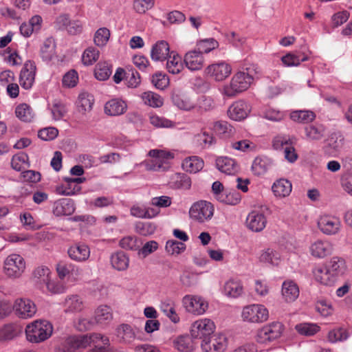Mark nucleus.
Wrapping results in <instances>:
<instances>
[{
    "mask_svg": "<svg viewBox=\"0 0 352 352\" xmlns=\"http://www.w3.org/2000/svg\"><path fill=\"white\" fill-rule=\"evenodd\" d=\"M253 77L248 72H238L233 75L229 83L223 87L222 94L232 98L246 91L253 82Z\"/></svg>",
    "mask_w": 352,
    "mask_h": 352,
    "instance_id": "obj_2",
    "label": "nucleus"
},
{
    "mask_svg": "<svg viewBox=\"0 0 352 352\" xmlns=\"http://www.w3.org/2000/svg\"><path fill=\"white\" fill-rule=\"evenodd\" d=\"M217 200L225 204L234 206L241 201V196L236 190H226L221 195H219Z\"/></svg>",
    "mask_w": 352,
    "mask_h": 352,
    "instance_id": "obj_53",
    "label": "nucleus"
},
{
    "mask_svg": "<svg viewBox=\"0 0 352 352\" xmlns=\"http://www.w3.org/2000/svg\"><path fill=\"white\" fill-rule=\"evenodd\" d=\"M72 338L74 344L76 352H80L81 350H84L91 346V343L97 341L98 338H101V334L93 333L80 336H73Z\"/></svg>",
    "mask_w": 352,
    "mask_h": 352,
    "instance_id": "obj_25",
    "label": "nucleus"
},
{
    "mask_svg": "<svg viewBox=\"0 0 352 352\" xmlns=\"http://www.w3.org/2000/svg\"><path fill=\"white\" fill-rule=\"evenodd\" d=\"M49 109L52 118L54 121L61 120L68 111L67 105L64 102L57 100L52 102L51 106L49 107Z\"/></svg>",
    "mask_w": 352,
    "mask_h": 352,
    "instance_id": "obj_46",
    "label": "nucleus"
},
{
    "mask_svg": "<svg viewBox=\"0 0 352 352\" xmlns=\"http://www.w3.org/2000/svg\"><path fill=\"white\" fill-rule=\"evenodd\" d=\"M74 201L68 198H62L54 203L53 213L56 216L71 215L75 211Z\"/></svg>",
    "mask_w": 352,
    "mask_h": 352,
    "instance_id": "obj_23",
    "label": "nucleus"
},
{
    "mask_svg": "<svg viewBox=\"0 0 352 352\" xmlns=\"http://www.w3.org/2000/svg\"><path fill=\"white\" fill-rule=\"evenodd\" d=\"M280 253L272 249L267 248L262 252L259 256V261L267 265H278L280 262Z\"/></svg>",
    "mask_w": 352,
    "mask_h": 352,
    "instance_id": "obj_45",
    "label": "nucleus"
},
{
    "mask_svg": "<svg viewBox=\"0 0 352 352\" xmlns=\"http://www.w3.org/2000/svg\"><path fill=\"white\" fill-rule=\"evenodd\" d=\"M144 103L152 107H160L163 104L161 96L152 91H146L141 95Z\"/></svg>",
    "mask_w": 352,
    "mask_h": 352,
    "instance_id": "obj_59",
    "label": "nucleus"
},
{
    "mask_svg": "<svg viewBox=\"0 0 352 352\" xmlns=\"http://www.w3.org/2000/svg\"><path fill=\"white\" fill-rule=\"evenodd\" d=\"M215 165L219 171L227 175H235L239 170V166L236 161L228 157H218Z\"/></svg>",
    "mask_w": 352,
    "mask_h": 352,
    "instance_id": "obj_22",
    "label": "nucleus"
},
{
    "mask_svg": "<svg viewBox=\"0 0 352 352\" xmlns=\"http://www.w3.org/2000/svg\"><path fill=\"white\" fill-rule=\"evenodd\" d=\"M193 143L199 148H209L216 143V139L212 133L206 131V127H202L201 132L195 135Z\"/></svg>",
    "mask_w": 352,
    "mask_h": 352,
    "instance_id": "obj_30",
    "label": "nucleus"
},
{
    "mask_svg": "<svg viewBox=\"0 0 352 352\" xmlns=\"http://www.w3.org/2000/svg\"><path fill=\"white\" fill-rule=\"evenodd\" d=\"M215 108L214 100L210 96H203L200 97L195 104L196 111L203 115L207 112L212 111Z\"/></svg>",
    "mask_w": 352,
    "mask_h": 352,
    "instance_id": "obj_48",
    "label": "nucleus"
},
{
    "mask_svg": "<svg viewBox=\"0 0 352 352\" xmlns=\"http://www.w3.org/2000/svg\"><path fill=\"white\" fill-rule=\"evenodd\" d=\"M173 345L179 352H191L194 349L192 340L188 335H182L174 338Z\"/></svg>",
    "mask_w": 352,
    "mask_h": 352,
    "instance_id": "obj_42",
    "label": "nucleus"
},
{
    "mask_svg": "<svg viewBox=\"0 0 352 352\" xmlns=\"http://www.w3.org/2000/svg\"><path fill=\"white\" fill-rule=\"evenodd\" d=\"M247 228L256 232L262 231L266 226L267 219L265 214L257 210L250 212L246 218Z\"/></svg>",
    "mask_w": 352,
    "mask_h": 352,
    "instance_id": "obj_17",
    "label": "nucleus"
},
{
    "mask_svg": "<svg viewBox=\"0 0 352 352\" xmlns=\"http://www.w3.org/2000/svg\"><path fill=\"white\" fill-rule=\"evenodd\" d=\"M306 137L311 140H319L324 137L325 127L322 124H316L305 127Z\"/></svg>",
    "mask_w": 352,
    "mask_h": 352,
    "instance_id": "obj_51",
    "label": "nucleus"
},
{
    "mask_svg": "<svg viewBox=\"0 0 352 352\" xmlns=\"http://www.w3.org/2000/svg\"><path fill=\"white\" fill-rule=\"evenodd\" d=\"M183 60L186 67L190 71L201 69L205 62L203 55L195 49L186 52Z\"/></svg>",
    "mask_w": 352,
    "mask_h": 352,
    "instance_id": "obj_18",
    "label": "nucleus"
},
{
    "mask_svg": "<svg viewBox=\"0 0 352 352\" xmlns=\"http://www.w3.org/2000/svg\"><path fill=\"white\" fill-rule=\"evenodd\" d=\"M100 57V51L94 46L88 47L82 55V62L86 66L94 65Z\"/></svg>",
    "mask_w": 352,
    "mask_h": 352,
    "instance_id": "obj_52",
    "label": "nucleus"
},
{
    "mask_svg": "<svg viewBox=\"0 0 352 352\" xmlns=\"http://www.w3.org/2000/svg\"><path fill=\"white\" fill-rule=\"evenodd\" d=\"M214 322L209 318H201L194 322L191 326L190 334L194 338H208L213 334L215 330Z\"/></svg>",
    "mask_w": 352,
    "mask_h": 352,
    "instance_id": "obj_9",
    "label": "nucleus"
},
{
    "mask_svg": "<svg viewBox=\"0 0 352 352\" xmlns=\"http://www.w3.org/2000/svg\"><path fill=\"white\" fill-rule=\"evenodd\" d=\"M250 111V107L247 102L243 100H239L234 102L229 107L228 115L230 119L240 121L248 116Z\"/></svg>",
    "mask_w": 352,
    "mask_h": 352,
    "instance_id": "obj_19",
    "label": "nucleus"
},
{
    "mask_svg": "<svg viewBox=\"0 0 352 352\" xmlns=\"http://www.w3.org/2000/svg\"><path fill=\"white\" fill-rule=\"evenodd\" d=\"M173 102L179 109L184 111H191L195 108V104L186 96H176L173 98Z\"/></svg>",
    "mask_w": 352,
    "mask_h": 352,
    "instance_id": "obj_61",
    "label": "nucleus"
},
{
    "mask_svg": "<svg viewBox=\"0 0 352 352\" xmlns=\"http://www.w3.org/2000/svg\"><path fill=\"white\" fill-rule=\"evenodd\" d=\"M243 321L248 323H263L269 318L268 309L261 304L245 306L241 311Z\"/></svg>",
    "mask_w": 352,
    "mask_h": 352,
    "instance_id": "obj_4",
    "label": "nucleus"
},
{
    "mask_svg": "<svg viewBox=\"0 0 352 352\" xmlns=\"http://www.w3.org/2000/svg\"><path fill=\"white\" fill-rule=\"evenodd\" d=\"M110 260L113 268L118 271L126 270L129 265V258L128 256L122 251L112 254Z\"/></svg>",
    "mask_w": 352,
    "mask_h": 352,
    "instance_id": "obj_40",
    "label": "nucleus"
},
{
    "mask_svg": "<svg viewBox=\"0 0 352 352\" xmlns=\"http://www.w3.org/2000/svg\"><path fill=\"white\" fill-rule=\"evenodd\" d=\"M182 168L190 173H197L200 171L204 166V160L198 156H190L185 158L182 164Z\"/></svg>",
    "mask_w": 352,
    "mask_h": 352,
    "instance_id": "obj_39",
    "label": "nucleus"
},
{
    "mask_svg": "<svg viewBox=\"0 0 352 352\" xmlns=\"http://www.w3.org/2000/svg\"><path fill=\"white\" fill-rule=\"evenodd\" d=\"M56 54V43L52 37L44 40L40 47V56L43 61L49 63Z\"/></svg>",
    "mask_w": 352,
    "mask_h": 352,
    "instance_id": "obj_33",
    "label": "nucleus"
},
{
    "mask_svg": "<svg viewBox=\"0 0 352 352\" xmlns=\"http://www.w3.org/2000/svg\"><path fill=\"white\" fill-rule=\"evenodd\" d=\"M309 60V56L305 54H296L288 53L281 58V61L285 67H297L302 62Z\"/></svg>",
    "mask_w": 352,
    "mask_h": 352,
    "instance_id": "obj_50",
    "label": "nucleus"
},
{
    "mask_svg": "<svg viewBox=\"0 0 352 352\" xmlns=\"http://www.w3.org/2000/svg\"><path fill=\"white\" fill-rule=\"evenodd\" d=\"M94 103V98L91 94L87 92L80 93L76 101L77 110L81 114L85 115L91 111Z\"/></svg>",
    "mask_w": 352,
    "mask_h": 352,
    "instance_id": "obj_37",
    "label": "nucleus"
},
{
    "mask_svg": "<svg viewBox=\"0 0 352 352\" xmlns=\"http://www.w3.org/2000/svg\"><path fill=\"white\" fill-rule=\"evenodd\" d=\"M56 272L60 279L75 278L80 274L79 268L72 263L59 262L56 265Z\"/></svg>",
    "mask_w": 352,
    "mask_h": 352,
    "instance_id": "obj_26",
    "label": "nucleus"
},
{
    "mask_svg": "<svg viewBox=\"0 0 352 352\" xmlns=\"http://www.w3.org/2000/svg\"><path fill=\"white\" fill-rule=\"evenodd\" d=\"M284 331V325L280 322H272L259 328L255 335L256 342L267 345L280 338Z\"/></svg>",
    "mask_w": 352,
    "mask_h": 352,
    "instance_id": "obj_3",
    "label": "nucleus"
},
{
    "mask_svg": "<svg viewBox=\"0 0 352 352\" xmlns=\"http://www.w3.org/2000/svg\"><path fill=\"white\" fill-rule=\"evenodd\" d=\"M25 263L23 258L17 254L9 255L4 261L5 273L10 277H19L24 272Z\"/></svg>",
    "mask_w": 352,
    "mask_h": 352,
    "instance_id": "obj_11",
    "label": "nucleus"
},
{
    "mask_svg": "<svg viewBox=\"0 0 352 352\" xmlns=\"http://www.w3.org/2000/svg\"><path fill=\"white\" fill-rule=\"evenodd\" d=\"M151 82L157 89L163 90L168 87L169 78L165 74L157 72L153 75Z\"/></svg>",
    "mask_w": 352,
    "mask_h": 352,
    "instance_id": "obj_63",
    "label": "nucleus"
},
{
    "mask_svg": "<svg viewBox=\"0 0 352 352\" xmlns=\"http://www.w3.org/2000/svg\"><path fill=\"white\" fill-rule=\"evenodd\" d=\"M170 53L168 43L165 41H160L152 47L151 57L155 61H162L168 57Z\"/></svg>",
    "mask_w": 352,
    "mask_h": 352,
    "instance_id": "obj_31",
    "label": "nucleus"
},
{
    "mask_svg": "<svg viewBox=\"0 0 352 352\" xmlns=\"http://www.w3.org/2000/svg\"><path fill=\"white\" fill-rule=\"evenodd\" d=\"M91 344L94 347L87 352H111L109 338L102 334L101 338H98L97 341L92 342Z\"/></svg>",
    "mask_w": 352,
    "mask_h": 352,
    "instance_id": "obj_60",
    "label": "nucleus"
},
{
    "mask_svg": "<svg viewBox=\"0 0 352 352\" xmlns=\"http://www.w3.org/2000/svg\"><path fill=\"white\" fill-rule=\"evenodd\" d=\"M28 155L25 153H19L13 155L11 160V166L16 171H22L29 167Z\"/></svg>",
    "mask_w": 352,
    "mask_h": 352,
    "instance_id": "obj_55",
    "label": "nucleus"
},
{
    "mask_svg": "<svg viewBox=\"0 0 352 352\" xmlns=\"http://www.w3.org/2000/svg\"><path fill=\"white\" fill-rule=\"evenodd\" d=\"M228 339L225 333H217L201 341L203 352H224L227 349Z\"/></svg>",
    "mask_w": 352,
    "mask_h": 352,
    "instance_id": "obj_7",
    "label": "nucleus"
},
{
    "mask_svg": "<svg viewBox=\"0 0 352 352\" xmlns=\"http://www.w3.org/2000/svg\"><path fill=\"white\" fill-rule=\"evenodd\" d=\"M333 250V244L327 240H317L309 247L310 254L317 258H323L331 255Z\"/></svg>",
    "mask_w": 352,
    "mask_h": 352,
    "instance_id": "obj_15",
    "label": "nucleus"
},
{
    "mask_svg": "<svg viewBox=\"0 0 352 352\" xmlns=\"http://www.w3.org/2000/svg\"><path fill=\"white\" fill-rule=\"evenodd\" d=\"M273 165V161L265 156L256 157L252 164V171L256 176L265 175Z\"/></svg>",
    "mask_w": 352,
    "mask_h": 352,
    "instance_id": "obj_32",
    "label": "nucleus"
},
{
    "mask_svg": "<svg viewBox=\"0 0 352 352\" xmlns=\"http://www.w3.org/2000/svg\"><path fill=\"white\" fill-rule=\"evenodd\" d=\"M111 36L110 30L107 28H100L94 35V43L99 47H104L107 44Z\"/></svg>",
    "mask_w": 352,
    "mask_h": 352,
    "instance_id": "obj_56",
    "label": "nucleus"
},
{
    "mask_svg": "<svg viewBox=\"0 0 352 352\" xmlns=\"http://www.w3.org/2000/svg\"><path fill=\"white\" fill-rule=\"evenodd\" d=\"M130 214L133 217L137 218L152 219L159 214V211L153 208L146 207L144 205L135 204L131 208Z\"/></svg>",
    "mask_w": 352,
    "mask_h": 352,
    "instance_id": "obj_34",
    "label": "nucleus"
},
{
    "mask_svg": "<svg viewBox=\"0 0 352 352\" xmlns=\"http://www.w3.org/2000/svg\"><path fill=\"white\" fill-rule=\"evenodd\" d=\"M296 331L301 335L313 336L320 330V327L314 323H301L296 326Z\"/></svg>",
    "mask_w": 352,
    "mask_h": 352,
    "instance_id": "obj_62",
    "label": "nucleus"
},
{
    "mask_svg": "<svg viewBox=\"0 0 352 352\" xmlns=\"http://www.w3.org/2000/svg\"><path fill=\"white\" fill-rule=\"evenodd\" d=\"M63 305L65 313L80 312L84 307L82 298L76 294L67 296Z\"/></svg>",
    "mask_w": 352,
    "mask_h": 352,
    "instance_id": "obj_38",
    "label": "nucleus"
},
{
    "mask_svg": "<svg viewBox=\"0 0 352 352\" xmlns=\"http://www.w3.org/2000/svg\"><path fill=\"white\" fill-rule=\"evenodd\" d=\"M213 205L206 201L194 203L189 210L190 217L199 223H204L210 220L214 214Z\"/></svg>",
    "mask_w": 352,
    "mask_h": 352,
    "instance_id": "obj_6",
    "label": "nucleus"
},
{
    "mask_svg": "<svg viewBox=\"0 0 352 352\" xmlns=\"http://www.w3.org/2000/svg\"><path fill=\"white\" fill-rule=\"evenodd\" d=\"M51 271L46 266H38L32 272V280L36 287L44 289L45 285L51 279Z\"/></svg>",
    "mask_w": 352,
    "mask_h": 352,
    "instance_id": "obj_29",
    "label": "nucleus"
},
{
    "mask_svg": "<svg viewBox=\"0 0 352 352\" xmlns=\"http://www.w3.org/2000/svg\"><path fill=\"white\" fill-rule=\"evenodd\" d=\"M69 257L76 262L86 261L90 256L89 248L84 243H75L68 248Z\"/></svg>",
    "mask_w": 352,
    "mask_h": 352,
    "instance_id": "obj_21",
    "label": "nucleus"
},
{
    "mask_svg": "<svg viewBox=\"0 0 352 352\" xmlns=\"http://www.w3.org/2000/svg\"><path fill=\"white\" fill-rule=\"evenodd\" d=\"M166 69L173 74H179L184 69V60L176 52L172 51L166 58Z\"/></svg>",
    "mask_w": 352,
    "mask_h": 352,
    "instance_id": "obj_36",
    "label": "nucleus"
},
{
    "mask_svg": "<svg viewBox=\"0 0 352 352\" xmlns=\"http://www.w3.org/2000/svg\"><path fill=\"white\" fill-rule=\"evenodd\" d=\"M36 67L34 61H27L20 74V85L25 89H30L35 80Z\"/></svg>",
    "mask_w": 352,
    "mask_h": 352,
    "instance_id": "obj_14",
    "label": "nucleus"
},
{
    "mask_svg": "<svg viewBox=\"0 0 352 352\" xmlns=\"http://www.w3.org/2000/svg\"><path fill=\"white\" fill-rule=\"evenodd\" d=\"M299 294V287L294 280H287L283 283L281 295L284 301L294 302L298 298Z\"/></svg>",
    "mask_w": 352,
    "mask_h": 352,
    "instance_id": "obj_24",
    "label": "nucleus"
},
{
    "mask_svg": "<svg viewBox=\"0 0 352 352\" xmlns=\"http://www.w3.org/2000/svg\"><path fill=\"white\" fill-rule=\"evenodd\" d=\"M113 318L111 309L107 305H102L98 307L95 311V322L104 323L109 322Z\"/></svg>",
    "mask_w": 352,
    "mask_h": 352,
    "instance_id": "obj_54",
    "label": "nucleus"
},
{
    "mask_svg": "<svg viewBox=\"0 0 352 352\" xmlns=\"http://www.w3.org/2000/svg\"><path fill=\"white\" fill-rule=\"evenodd\" d=\"M290 118L298 123L308 124L316 119V114L309 110H298L291 113Z\"/></svg>",
    "mask_w": 352,
    "mask_h": 352,
    "instance_id": "obj_47",
    "label": "nucleus"
},
{
    "mask_svg": "<svg viewBox=\"0 0 352 352\" xmlns=\"http://www.w3.org/2000/svg\"><path fill=\"white\" fill-rule=\"evenodd\" d=\"M327 267L336 279L338 276L344 274L347 270L345 259L340 256L332 257Z\"/></svg>",
    "mask_w": 352,
    "mask_h": 352,
    "instance_id": "obj_41",
    "label": "nucleus"
},
{
    "mask_svg": "<svg viewBox=\"0 0 352 352\" xmlns=\"http://www.w3.org/2000/svg\"><path fill=\"white\" fill-rule=\"evenodd\" d=\"M208 129L220 138L226 139L236 136V129L225 120L212 122Z\"/></svg>",
    "mask_w": 352,
    "mask_h": 352,
    "instance_id": "obj_16",
    "label": "nucleus"
},
{
    "mask_svg": "<svg viewBox=\"0 0 352 352\" xmlns=\"http://www.w3.org/2000/svg\"><path fill=\"white\" fill-rule=\"evenodd\" d=\"M219 46V43L214 38H207L198 41L195 50L201 54H208Z\"/></svg>",
    "mask_w": 352,
    "mask_h": 352,
    "instance_id": "obj_57",
    "label": "nucleus"
},
{
    "mask_svg": "<svg viewBox=\"0 0 352 352\" xmlns=\"http://www.w3.org/2000/svg\"><path fill=\"white\" fill-rule=\"evenodd\" d=\"M17 331L12 324H6L0 329V342H6L14 338Z\"/></svg>",
    "mask_w": 352,
    "mask_h": 352,
    "instance_id": "obj_64",
    "label": "nucleus"
},
{
    "mask_svg": "<svg viewBox=\"0 0 352 352\" xmlns=\"http://www.w3.org/2000/svg\"><path fill=\"white\" fill-rule=\"evenodd\" d=\"M232 68L225 61H219L207 66L204 74L217 82L226 80L232 73Z\"/></svg>",
    "mask_w": 352,
    "mask_h": 352,
    "instance_id": "obj_10",
    "label": "nucleus"
},
{
    "mask_svg": "<svg viewBox=\"0 0 352 352\" xmlns=\"http://www.w3.org/2000/svg\"><path fill=\"white\" fill-rule=\"evenodd\" d=\"M13 308L16 315L23 319L30 318L36 312L35 304L29 299L21 298L16 300Z\"/></svg>",
    "mask_w": 352,
    "mask_h": 352,
    "instance_id": "obj_13",
    "label": "nucleus"
},
{
    "mask_svg": "<svg viewBox=\"0 0 352 352\" xmlns=\"http://www.w3.org/2000/svg\"><path fill=\"white\" fill-rule=\"evenodd\" d=\"M312 273L315 280L324 285H333L336 280L328 267L324 265L314 267Z\"/></svg>",
    "mask_w": 352,
    "mask_h": 352,
    "instance_id": "obj_20",
    "label": "nucleus"
},
{
    "mask_svg": "<svg viewBox=\"0 0 352 352\" xmlns=\"http://www.w3.org/2000/svg\"><path fill=\"white\" fill-rule=\"evenodd\" d=\"M118 338L124 343L133 342L137 337V329L128 324H122L116 329Z\"/></svg>",
    "mask_w": 352,
    "mask_h": 352,
    "instance_id": "obj_35",
    "label": "nucleus"
},
{
    "mask_svg": "<svg viewBox=\"0 0 352 352\" xmlns=\"http://www.w3.org/2000/svg\"><path fill=\"white\" fill-rule=\"evenodd\" d=\"M318 227L324 234L335 235L341 229V222L336 217L323 215L318 219Z\"/></svg>",
    "mask_w": 352,
    "mask_h": 352,
    "instance_id": "obj_12",
    "label": "nucleus"
},
{
    "mask_svg": "<svg viewBox=\"0 0 352 352\" xmlns=\"http://www.w3.org/2000/svg\"><path fill=\"white\" fill-rule=\"evenodd\" d=\"M182 305L187 312L196 316L204 314L208 308V301L198 295L184 296L182 298Z\"/></svg>",
    "mask_w": 352,
    "mask_h": 352,
    "instance_id": "obj_8",
    "label": "nucleus"
},
{
    "mask_svg": "<svg viewBox=\"0 0 352 352\" xmlns=\"http://www.w3.org/2000/svg\"><path fill=\"white\" fill-rule=\"evenodd\" d=\"M15 115L20 120L25 122H31L34 117L32 109L26 103H21L16 107Z\"/></svg>",
    "mask_w": 352,
    "mask_h": 352,
    "instance_id": "obj_49",
    "label": "nucleus"
},
{
    "mask_svg": "<svg viewBox=\"0 0 352 352\" xmlns=\"http://www.w3.org/2000/svg\"><path fill=\"white\" fill-rule=\"evenodd\" d=\"M169 184L175 189H189L191 186V180L186 174L175 173L171 177Z\"/></svg>",
    "mask_w": 352,
    "mask_h": 352,
    "instance_id": "obj_43",
    "label": "nucleus"
},
{
    "mask_svg": "<svg viewBox=\"0 0 352 352\" xmlns=\"http://www.w3.org/2000/svg\"><path fill=\"white\" fill-rule=\"evenodd\" d=\"M148 155L153 159L147 164V168L154 171L168 170L170 168V161L174 158V154L172 152L160 149L151 150Z\"/></svg>",
    "mask_w": 352,
    "mask_h": 352,
    "instance_id": "obj_5",
    "label": "nucleus"
},
{
    "mask_svg": "<svg viewBox=\"0 0 352 352\" xmlns=\"http://www.w3.org/2000/svg\"><path fill=\"white\" fill-rule=\"evenodd\" d=\"M52 332V324L45 320H35L25 327L26 338L32 343H40L47 340Z\"/></svg>",
    "mask_w": 352,
    "mask_h": 352,
    "instance_id": "obj_1",
    "label": "nucleus"
},
{
    "mask_svg": "<svg viewBox=\"0 0 352 352\" xmlns=\"http://www.w3.org/2000/svg\"><path fill=\"white\" fill-rule=\"evenodd\" d=\"M111 74V67L108 63L99 62L95 67L94 76L98 80H107Z\"/></svg>",
    "mask_w": 352,
    "mask_h": 352,
    "instance_id": "obj_58",
    "label": "nucleus"
},
{
    "mask_svg": "<svg viewBox=\"0 0 352 352\" xmlns=\"http://www.w3.org/2000/svg\"><path fill=\"white\" fill-rule=\"evenodd\" d=\"M292 190L291 182L285 178L276 179L272 186L274 195L279 199L288 197Z\"/></svg>",
    "mask_w": 352,
    "mask_h": 352,
    "instance_id": "obj_28",
    "label": "nucleus"
},
{
    "mask_svg": "<svg viewBox=\"0 0 352 352\" xmlns=\"http://www.w3.org/2000/svg\"><path fill=\"white\" fill-rule=\"evenodd\" d=\"M243 292V287L240 281L234 280H228L223 287V293L230 298H238Z\"/></svg>",
    "mask_w": 352,
    "mask_h": 352,
    "instance_id": "obj_44",
    "label": "nucleus"
},
{
    "mask_svg": "<svg viewBox=\"0 0 352 352\" xmlns=\"http://www.w3.org/2000/svg\"><path fill=\"white\" fill-rule=\"evenodd\" d=\"M126 102L119 98H113L106 102L104 112L111 116H118L124 114L127 109Z\"/></svg>",
    "mask_w": 352,
    "mask_h": 352,
    "instance_id": "obj_27",
    "label": "nucleus"
}]
</instances>
